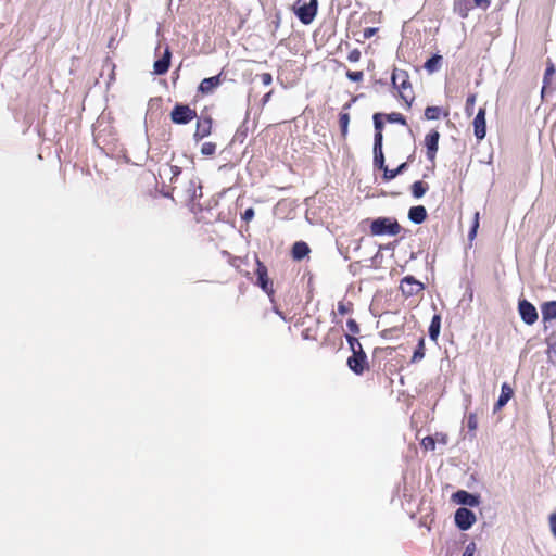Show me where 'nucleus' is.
Wrapping results in <instances>:
<instances>
[{
	"mask_svg": "<svg viewBox=\"0 0 556 556\" xmlns=\"http://www.w3.org/2000/svg\"><path fill=\"white\" fill-rule=\"evenodd\" d=\"M346 327H348L349 331H351L353 333H358L359 332L358 325H357V323L354 319H349L348 323H346Z\"/></svg>",
	"mask_w": 556,
	"mask_h": 556,
	"instance_id": "obj_34",
	"label": "nucleus"
},
{
	"mask_svg": "<svg viewBox=\"0 0 556 556\" xmlns=\"http://www.w3.org/2000/svg\"><path fill=\"white\" fill-rule=\"evenodd\" d=\"M441 329V317L440 315H434L432 317L430 327H429V337L432 341H437L440 334Z\"/></svg>",
	"mask_w": 556,
	"mask_h": 556,
	"instance_id": "obj_21",
	"label": "nucleus"
},
{
	"mask_svg": "<svg viewBox=\"0 0 556 556\" xmlns=\"http://www.w3.org/2000/svg\"><path fill=\"white\" fill-rule=\"evenodd\" d=\"M348 78L352 81H361L363 79V72H348Z\"/></svg>",
	"mask_w": 556,
	"mask_h": 556,
	"instance_id": "obj_33",
	"label": "nucleus"
},
{
	"mask_svg": "<svg viewBox=\"0 0 556 556\" xmlns=\"http://www.w3.org/2000/svg\"><path fill=\"white\" fill-rule=\"evenodd\" d=\"M440 134L437 130L429 132L425 138V144L427 148V156L430 161H433L438 151Z\"/></svg>",
	"mask_w": 556,
	"mask_h": 556,
	"instance_id": "obj_10",
	"label": "nucleus"
},
{
	"mask_svg": "<svg viewBox=\"0 0 556 556\" xmlns=\"http://www.w3.org/2000/svg\"><path fill=\"white\" fill-rule=\"evenodd\" d=\"M441 61V56L440 55H434L432 58H430L426 64H425V68L427 71H429L430 73L434 72L438 70V66H439V63Z\"/></svg>",
	"mask_w": 556,
	"mask_h": 556,
	"instance_id": "obj_26",
	"label": "nucleus"
},
{
	"mask_svg": "<svg viewBox=\"0 0 556 556\" xmlns=\"http://www.w3.org/2000/svg\"><path fill=\"white\" fill-rule=\"evenodd\" d=\"M222 84L220 75L204 78L199 86V91L208 94L212 93Z\"/></svg>",
	"mask_w": 556,
	"mask_h": 556,
	"instance_id": "obj_13",
	"label": "nucleus"
},
{
	"mask_svg": "<svg viewBox=\"0 0 556 556\" xmlns=\"http://www.w3.org/2000/svg\"><path fill=\"white\" fill-rule=\"evenodd\" d=\"M542 315L544 320L556 319V302H546L542 306Z\"/></svg>",
	"mask_w": 556,
	"mask_h": 556,
	"instance_id": "obj_20",
	"label": "nucleus"
},
{
	"mask_svg": "<svg viewBox=\"0 0 556 556\" xmlns=\"http://www.w3.org/2000/svg\"><path fill=\"white\" fill-rule=\"evenodd\" d=\"M348 341H349V343L351 345V349L353 350V354L362 352V345L357 341V339L348 336Z\"/></svg>",
	"mask_w": 556,
	"mask_h": 556,
	"instance_id": "obj_31",
	"label": "nucleus"
},
{
	"mask_svg": "<svg viewBox=\"0 0 556 556\" xmlns=\"http://www.w3.org/2000/svg\"><path fill=\"white\" fill-rule=\"evenodd\" d=\"M406 165H407L406 163H402L394 170L388 169V167H386L384 170H383L384 178L388 179V180L395 178L399 174L403 173V170L406 168Z\"/></svg>",
	"mask_w": 556,
	"mask_h": 556,
	"instance_id": "obj_25",
	"label": "nucleus"
},
{
	"mask_svg": "<svg viewBox=\"0 0 556 556\" xmlns=\"http://www.w3.org/2000/svg\"><path fill=\"white\" fill-rule=\"evenodd\" d=\"M453 497H454L455 502H457L458 504L467 505V506H470V507H476L480 503V500H479L478 495L468 493L467 491H463V490L462 491H457L453 495Z\"/></svg>",
	"mask_w": 556,
	"mask_h": 556,
	"instance_id": "obj_11",
	"label": "nucleus"
},
{
	"mask_svg": "<svg viewBox=\"0 0 556 556\" xmlns=\"http://www.w3.org/2000/svg\"><path fill=\"white\" fill-rule=\"evenodd\" d=\"M197 116V112L188 105L177 104L170 113L172 121L175 124H188Z\"/></svg>",
	"mask_w": 556,
	"mask_h": 556,
	"instance_id": "obj_4",
	"label": "nucleus"
},
{
	"mask_svg": "<svg viewBox=\"0 0 556 556\" xmlns=\"http://www.w3.org/2000/svg\"><path fill=\"white\" fill-rule=\"evenodd\" d=\"M518 309H519V314H520L522 320L526 324L532 325V324H534L536 321V319H538L536 309L528 301H526V300L520 301Z\"/></svg>",
	"mask_w": 556,
	"mask_h": 556,
	"instance_id": "obj_6",
	"label": "nucleus"
},
{
	"mask_svg": "<svg viewBox=\"0 0 556 556\" xmlns=\"http://www.w3.org/2000/svg\"><path fill=\"white\" fill-rule=\"evenodd\" d=\"M202 197V187L201 185L198 186V188L193 191L192 198H201Z\"/></svg>",
	"mask_w": 556,
	"mask_h": 556,
	"instance_id": "obj_45",
	"label": "nucleus"
},
{
	"mask_svg": "<svg viewBox=\"0 0 556 556\" xmlns=\"http://www.w3.org/2000/svg\"><path fill=\"white\" fill-rule=\"evenodd\" d=\"M348 122H349V116H348V114L342 115V116H341V124H342L343 130H345V129H346Z\"/></svg>",
	"mask_w": 556,
	"mask_h": 556,
	"instance_id": "obj_47",
	"label": "nucleus"
},
{
	"mask_svg": "<svg viewBox=\"0 0 556 556\" xmlns=\"http://www.w3.org/2000/svg\"><path fill=\"white\" fill-rule=\"evenodd\" d=\"M478 228H479V212H476L472 227L468 233V239L470 241H472L476 238Z\"/></svg>",
	"mask_w": 556,
	"mask_h": 556,
	"instance_id": "obj_28",
	"label": "nucleus"
},
{
	"mask_svg": "<svg viewBox=\"0 0 556 556\" xmlns=\"http://www.w3.org/2000/svg\"><path fill=\"white\" fill-rule=\"evenodd\" d=\"M428 190V185L424 181H416L412 186V193L415 198L419 199L425 195Z\"/></svg>",
	"mask_w": 556,
	"mask_h": 556,
	"instance_id": "obj_23",
	"label": "nucleus"
},
{
	"mask_svg": "<svg viewBox=\"0 0 556 556\" xmlns=\"http://www.w3.org/2000/svg\"><path fill=\"white\" fill-rule=\"evenodd\" d=\"M172 52L168 48L165 49L164 54L161 59L154 62L153 72L156 75H163L168 71L170 64Z\"/></svg>",
	"mask_w": 556,
	"mask_h": 556,
	"instance_id": "obj_12",
	"label": "nucleus"
},
{
	"mask_svg": "<svg viewBox=\"0 0 556 556\" xmlns=\"http://www.w3.org/2000/svg\"><path fill=\"white\" fill-rule=\"evenodd\" d=\"M261 78H262V83H263L264 85H269V84H271V75H270V74H268V73H264V74H262Z\"/></svg>",
	"mask_w": 556,
	"mask_h": 556,
	"instance_id": "obj_44",
	"label": "nucleus"
},
{
	"mask_svg": "<svg viewBox=\"0 0 556 556\" xmlns=\"http://www.w3.org/2000/svg\"><path fill=\"white\" fill-rule=\"evenodd\" d=\"M468 428L470 430L477 429V417L473 414L469 415V417H468Z\"/></svg>",
	"mask_w": 556,
	"mask_h": 556,
	"instance_id": "obj_40",
	"label": "nucleus"
},
{
	"mask_svg": "<svg viewBox=\"0 0 556 556\" xmlns=\"http://www.w3.org/2000/svg\"><path fill=\"white\" fill-rule=\"evenodd\" d=\"M441 114V109L439 106H428L425 111V116L427 119H437Z\"/></svg>",
	"mask_w": 556,
	"mask_h": 556,
	"instance_id": "obj_27",
	"label": "nucleus"
},
{
	"mask_svg": "<svg viewBox=\"0 0 556 556\" xmlns=\"http://www.w3.org/2000/svg\"><path fill=\"white\" fill-rule=\"evenodd\" d=\"M424 356H425V340H424V338H421L419 340L416 351L413 354L412 362L413 363L419 362L424 358Z\"/></svg>",
	"mask_w": 556,
	"mask_h": 556,
	"instance_id": "obj_24",
	"label": "nucleus"
},
{
	"mask_svg": "<svg viewBox=\"0 0 556 556\" xmlns=\"http://www.w3.org/2000/svg\"><path fill=\"white\" fill-rule=\"evenodd\" d=\"M554 74H555L554 64L549 62L546 71H545V74H544V79H543L544 85L542 88V97H544L546 90L552 86V80H553Z\"/></svg>",
	"mask_w": 556,
	"mask_h": 556,
	"instance_id": "obj_22",
	"label": "nucleus"
},
{
	"mask_svg": "<svg viewBox=\"0 0 556 556\" xmlns=\"http://www.w3.org/2000/svg\"><path fill=\"white\" fill-rule=\"evenodd\" d=\"M400 288L405 295L412 296L419 293L424 289V286L414 277L407 276L401 281Z\"/></svg>",
	"mask_w": 556,
	"mask_h": 556,
	"instance_id": "obj_7",
	"label": "nucleus"
},
{
	"mask_svg": "<svg viewBox=\"0 0 556 556\" xmlns=\"http://www.w3.org/2000/svg\"><path fill=\"white\" fill-rule=\"evenodd\" d=\"M215 150H216V144L213 143V142H205L203 143L202 148H201V153L203 155H213L215 153Z\"/></svg>",
	"mask_w": 556,
	"mask_h": 556,
	"instance_id": "obj_29",
	"label": "nucleus"
},
{
	"mask_svg": "<svg viewBox=\"0 0 556 556\" xmlns=\"http://www.w3.org/2000/svg\"><path fill=\"white\" fill-rule=\"evenodd\" d=\"M476 522V515L468 508L460 507L455 513V523L460 530H468Z\"/></svg>",
	"mask_w": 556,
	"mask_h": 556,
	"instance_id": "obj_5",
	"label": "nucleus"
},
{
	"mask_svg": "<svg viewBox=\"0 0 556 556\" xmlns=\"http://www.w3.org/2000/svg\"><path fill=\"white\" fill-rule=\"evenodd\" d=\"M370 231L374 236H396L401 231V226L395 219L389 217H379L372 220Z\"/></svg>",
	"mask_w": 556,
	"mask_h": 556,
	"instance_id": "obj_1",
	"label": "nucleus"
},
{
	"mask_svg": "<svg viewBox=\"0 0 556 556\" xmlns=\"http://www.w3.org/2000/svg\"><path fill=\"white\" fill-rule=\"evenodd\" d=\"M475 552H476V544L473 542H471L466 546L463 556H475Z\"/></svg>",
	"mask_w": 556,
	"mask_h": 556,
	"instance_id": "obj_35",
	"label": "nucleus"
},
{
	"mask_svg": "<svg viewBox=\"0 0 556 556\" xmlns=\"http://www.w3.org/2000/svg\"><path fill=\"white\" fill-rule=\"evenodd\" d=\"M377 30H378V29H377V28H375V27L366 28V29L364 30L363 36H364V38H365V39H368V38L372 37V36L377 33Z\"/></svg>",
	"mask_w": 556,
	"mask_h": 556,
	"instance_id": "obj_41",
	"label": "nucleus"
},
{
	"mask_svg": "<svg viewBox=\"0 0 556 556\" xmlns=\"http://www.w3.org/2000/svg\"><path fill=\"white\" fill-rule=\"evenodd\" d=\"M254 217V210L252 207H249L244 211L242 214V219L245 222H250Z\"/></svg>",
	"mask_w": 556,
	"mask_h": 556,
	"instance_id": "obj_39",
	"label": "nucleus"
},
{
	"mask_svg": "<svg viewBox=\"0 0 556 556\" xmlns=\"http://www.w3.org/2000/svg\"><path fill=\"white\" fill-rule=\"evenodd\" d=\"M308 253H309V248L305 242L299 241V242L294 243L293 249H292V256L294 260L300 261V260L304 258Z\"/></svg>",
	"mask_w": 556,
	"mask_h": 556,
	"instance_id": "obj_19",
	"label": "nucleus"
},
{
	"mask_svg": "<svg viewBox=\"0 0 556 556\" xmlns=\"http://www.w3.org/2000/svg\"><path fill=\"white\" fill-rule=\"evenodd\" d=\"M318 1L311 0L308 3L302 2V0H298L294 5V11L299 20L308 25L313 22L317 13Z\"/></svg>",
	"mask_w": 556,
	"mask_h": 556,
	"instance_id": "obj_2",
	"label": "nucleus"
},
{
	"mask_svg": "<svg viewBox=\"0 0 556 556\" xmlns=\"http://www.w3.org/2000/svg\"><path fill=\"white\" fill-rule=\"evenodd\" d=\"M549 525H551L552 533L554 534V536H556V514H553L549 517Z\"/></svg>",
	"mask_w": 556,
	"mask_h": 556,
	"instance_id": "obj_42",
	"label": "nucleus"
},
{
	"mask_svg": "<svg viewBox=\"0 0 556 556\" xmlns=\"http://www.w3.org/2000/svg\"><path fill=\"white\" fill-rule=\"evenodd\" d=\"M374 163L378 168L382 170H384L387 167L384 165V156L382 152V134L380 131L375 134Z\"/></svg>",
	"mask_w": 556,
	"mask_h": 556,
	"instance_id": "obj_9",
	"label": "nucleus"
},
{
	"mask_svg": "<svg viewBox=\"0 0 556 556\" xmlns=\"http://www.w3.org/2000/svg\"><path fill=\"white\" fill-rule=\"evenodd\" d=\"M365 354L363 352L355 353L348 359V365L355 374H362L365 368Z\"/></svg>",
	"mask_w": 556,
	"mask_h": 556,
	"instance_id": "obj_14",
	"label": "nucleus"
},
{
	"mask_svg": "<svg viewBox=\"0 0 556 556\" xmlns=\"http://www.w3.org/2000/svg\"><path fill=\"white\" fill-rule=\"evenodd\" d=\"M476 103V96L471 94L466 100L465 111L468 116L473 114V106Z\"/></svg>",
	"mask_w": 556,
	"mask_h": 556,
	"instance_id": "obj_30",
	"label": "nucleus"
},
{
	"mask_svg": "<svg viewBox=\"0 0 556 556\" xmlns=\"http://www.w3.org/2000/svg\"><path fill=\"white\" fill-rule=\"evenodd\" d=\"M476 5L486 8L490 3V0H475Z\"/></svg>",
	"mask_w": 556,
	"mask_h": 556,
	"instance_id": "obj_46",
	"label": "nucleus"
},
{
	"mask_svg": "<svg viewBox=\"0 0 556 556\" xmlns=\"http://www.w3.org/2000/svg\"><path fill=\"white\" fill-rule=\"evenodd\" d=\"M435 442H439L443 445L447 444L448 442V438L445 433H435V435L433 437Z\"/></svg>",
	"mask_w": 556,
	"mask_h": 556,
	"instance_id": "obj_37",
	"label": "nucleus"
},
{
	"mask_svg": "<svg viewBox=\"0 0 556 556\" xmlns=\"http://www.w3.org/2000/svg\"><path fill=\"white\" fill-rule=\"evenodd\" d=\"M212 129V121L211 118H203L198 121L197 129L194 132V139L201 140L202 138L208 136Z\"/></svg>",
	"mask_w": 556,
	"mask_h": 556,
	"instance_id": "obj_15",
	"label": "nucleus"
},
{
	"mask_svg": "<svg viewBox=\"0 0 556 556\" xmlns=\"http://www.w3.org/2000/svg\"><path fill=\"white\" fill-rule=\"evenodd\" d=\"M421 445L426 450H434V447H435V440H434L433 437H426V438L422 439Z\"/></svg>",
	"mask_w": 556,
	"mask_h": 556,
	"instance_id": "obj_32",
	"label": "nucleus"
},
{
	"mask_svg": "<svg viewBox=\"0 0 556 556\" xmlns=\"http://www.w3.org/2000/svg\"><path fill=\"white\" fill-rule=\"evenodd\" d=\"M427 217V211L422 205L413 206L408 212V218L415 224H421Z\"/></svg>",
	"mask_w": 556,
	"mask_h": 556,
	"instance_id": "obj_18",
	"label": "nucleus"
},
{
	"mask_svg": "<svg viewBox=\"0 0 556 556\" xmlns=\"http://www.w3.org/2000/svg\"><path fill=\"white\" fill-rule=\"evenodd\" d=\"M374 124H375V128H376V132L380 131L381 132V129H382V126H383V123L381 122L380 119V114H375L374 115Z\"/></svg>",
	"mask_w": 556,
	"mask_h": 556,
	"instance_id": "obj_38",
	"label": "nucleus"
},
{
	"mask_svg": "<svg viewBox=\"0 0 556 556\" xmlns=\"http://www.w3.org/2000/svg\"><path fill=\"white\" fill-rule=\"evenodd\" d=\"M475 136L482 140L486 134L485 109L480 108L473 119Z\"/></svg>",
	"mask_w": 556,
	"mask_h": 556,
	"instance_id": "obj_8",
	"label": "nucleus"
},
{
	"mask_svg": "<svg viewBox=\"0 0 556 556\" xmlns=\"http://www.w3.org/2000/svg\"><path fill=\"white\" fill-rule=\"evenodd\" d=\"M392 84L394 88L399 89L400 96L405 102L413 100L410 92H408L410 89V84L408 80V75L405 71L394 70L392 73Z\"/></svg>",
	"mask_w": 556,
	"mask_h": 556,
	"instance_id": "obj_3",
	"label": "nucleus"
},
{
	"mask_svg": "<svg viewBox=\"0 0 556 556\" xmlns=\"http://www.w3.org/2000/svg\"><path fill=\"white\" fill-rule=\"evenodd\" d=\"M256 274H257V281H258L260 287L266 293H268V294L271 293L273 291L269 289V280H268V277H267V269L260 262H258V267H257Z\"/></svg>",
	"mask_w": 556,
	"mask_h": 556,
	"instance_id": "obj_17",
	"label": "nucleus"
},
{
	"mask_svg": "<svg viewBox=\"0 0 556 556\" xmlns=\"http://www.w3.org/2000/svg\"><path fill=\"white\" fill-rule=\"evenodd\" d=\"M511 396L513 389L507 383H503L501 388V395L494 406V412L500 410L502 407H504Z\"/></svg>",
	"mask_w": 556,
	"mask_h": 556,
	"instance_id": "obj_16",
	"label": "nucleus"
},
{
	"mask_svg": "<svg viewBox=\"0 0 556 556\" xmlns=\"http://www.w3.org/2000/svg\"><path fill=\"white\" fill-rule=\"evenodd\" d=\"M358 58H359V52H358V51H353V52L350 54V56H349V59H350L351 61H357V60H358Z\"/></svg>",
	"mask_w": 556,
	"mask_h": 556,
	"instance_id": "obj_48",
	"label": "nucleus"
},
{
	"mask_svg": "<svg viewBox=\"0 0 556 556\" xmlns=\"http://www.w3.org/2000/svg\"><path fill=\"white\" fill-rule=\"evenodd\" d=\"M388 118L390 122H399V123L405 124V119L402 116V114H400V113H392L388 116Z\"/></svg>",
	"mask_w": 556,
	"mask_h": 556,
	"instance_id": "obj_36",
	"label": "nucleus"
},
{
	"mask_svg": "<svg viewBox=\"0 0 556 556\" xmlns=\"http://www.w3.org/2000/svg\"><path fill=\"white\" fill-rule=\"evenodd\" d=\"M349 311H350V308L344 303H342V302L339 303V305H338L339 314L345 315L349 313Z\"/></svg>",
	"mask_w": 556,
	"mask_h": 556,
	"instance_id": "obj_43",
	"label": "nucleus"
}]
</instances>
